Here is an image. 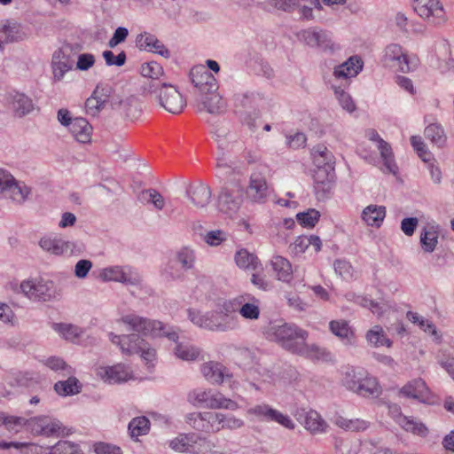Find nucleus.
I'll return each instance as SVG.
<instances>
[{
  "label": "nucleus",
  "instance_id": "obj_54",
  "mask_svg": "<svg viewBox=\"0 0 454 454\" xmlns=\"http://www.w3.org/2000/svg\"><path fill=\"white\" fill-rule=\"evenodd\" d=\"M399 424L401 427L406 430L412 432L414 434H418L420 435H425L427 432V427L420 422H418L412 418L408 417H400L399 419Z\"/></svg>",
  "mask_w": 454,
  "mask_h": 454
},
{
  "label": "nucleus",
  "instance_id": "obj_52",
  "mask_svg": "<svg viewBox=\"0 0 454 454\" xmlns=\"http://www.w3.org/2000/svg\"><path fill=\"white\" fill-rule=\"evenodd\" d=\"M365 375V372L362 371H356L353 368H348L342 379L343 385L349 390L356 392L359 383Z\"/></svg>",
  "mask_w": 454,
  "mask_h": 454
},
{
  "label": "nucleus",
  "instance_id": "obj_37",
  "mask_svg": "<svg viewBox=\"0 0 454 454\" xmlns=\"http://www.w3.org/2000/svg\"><path fill=\"white\" fill-rule=\"evenodd\" d=\"M199 435L191 434H179L176 438L169 441V447L175 451L186 452L190 448L198 442Z\"/></svg>",
  "mask_w": 454,
  "mask_h": 454
},
{
  "label": "nucleus",
  "instance_id": "obj_31",
  "mask_svg": "<svg viewBox=\"0 0 454 454\" xmlns=\"http://www.w3.org/2000/svg\"><path fill=\"white\" fill-rule=\"evenodd\" d=\"M119 114L127 121H134L142 114L141 103L136 97H129L120 102Z\"/></svg>",
  "mask_w": 454,
  "mask_h": 454
},
{
  "label": "nucleus",
  "instance_id": "obj_9",
  "mask_svg": "<svg viewBox=\"0 0 454 454\" xmlns=\"http://www.w3.org/2000/svg\"><path fill=\"white\" fill-rule=\"evenodd\" d=\"M243 201V191L237 184L224 186L218 195V209L231 216L240 207Z\"/></svg>",
  "mask_w": 454,
  "mask_h": 454
},
{
  "label": "nucleus",
  "instance_id": "obj_8",
  "mask_svg": "<svg viewBox=\"0 0 454 454\" xmlns=\"http://www.w3.org/2000/svg\"><path fill=\"white\" fill-rule=\"evenodd\" d=\"M99 277L104 281L120 282L129 286H138L142 282L140 274L129 266H110L104 268Z\"/></svg>",
  "mask_w": 454,
  "mask_h": 454
},
{
  "label": "nucleus",
  "instance_id": "obj_64",
  "mask_svg": "<svg viewBox=\"0 0 454 454\" xmlns=\"http://www.w3.org/2000/svg\"><path fill=\"white\" fill-rule=\"evenodd\" d=\"M309 239L308 236L301 235L295 239V240L290 245L289 249L294 254H303L306 249L309 247Z\"/></svg>",
  "mask_w": 454,
  "mask_h": 454
},
{
  "label": "nucleus",
  "instance_id": "obj_10",
  "mask_svg": "<svg viewBox=\"0 0 454 454\" xmlns=\"http://www.w3.org/2000/svg\"><path fill=\"white\" fill-rule=\"evenodd\" d=\"M414 11L434 26L446 21L445 11L439 0H414Z\"/></svg>",
  "mask_w": 454,
  "mask_h": 454
},
{
  "label": "nucleus",
  "instance_id": "obj_29",
  "mask_svg": "<svg viewBox=\"0 0 454 454\" xmlns=\"http://www.w3.org/2000/svg\"><path fill=\"white\" fill-rule=\"evenodd\" d=\"M384 59L387 64L394 62L393 67H396L400 71L405 73L410 70L406 54L403 51L399 44H390L387 46L384 53Z\"/></svg>",
  "mask_w": 454,
  "mask_h": 454
},
{
  "label": "nucleus",
  "instance_id": "obj_19",
  "mask_svg": "<svg viewBox=\"0 0 454 454\" xmlns=\"http://www.w3.org/2000/svg\"><path fill=\"white\" fill-rule=\"evenodd\" d=\"M27 428L35 435L51 436L61 428L59 421L47 416L34 417L27 420Z\"/></svg>",
  "mask_w": 454,
  "mask_h": 454
},
{
  "label": "nucleus",
  "instance_id": "obj_46",
  "mask_svg": "<svg viewBox=\"0 0 454 454\" xmlns=\"http://www.w3.org/2000/svg\"><path fill=\"white\" fill-rule=\"evenodd\" d=\"M419 241L425 253H433L438 244V233L433 227H425L420 232Z\"/></svg>",
  "mask_w": 454,
  "mask_h": 454
},
{
  "label": "nucleus",
  "instance_id": "obj_5",
  "mask_svg": "<svg viewBox=\"0 0 454 454\" xmlns=\"http://www.w3.org/2000/svg\"><path fill=\"white\" fill-rule=\"evenodd\" d=\"M120 321L127 325L130 330L140 333L143 335L164 336L172 341H176L177 339V333L174 327L164 325L160 321L151 320L137 314L122 316Z\"/></svg>",
  "mask_w": 454,
  "mask_h": 454
},
{
  "label": "nucleus",
  "instance_id": "obj_14",
  "mask_svg": "<svg viewBox=\"0 0 454 454\" xmlns=\"http://www.w3.org/2000/svg\"><path fill=\"white\" fill-rule=\"evenodd\" d=\"M200 370L205 379L212 384L220 385L223 382H229L231 389H234L238 385V382L232 380V373L220 363L213 361L205 363L201 365Z\"/></svg>",
  "mask_w": 454,
  "mask_h": 454
},
{
  "label": "nucleus",
  "instance_id": "obj_40",
  "mask_svg": "<svg viewBox=\"0 0 454 454\" xmlns=\"http://www.w3.org/2000/svg\"><path fill=\"white\" fill-rule=\"evenodd\" d=\"M424 134L426 138L438 148L443 147L446 144V134L443 127L439 123H431L427 125L425 129Z\"/></svg>",
  "mask_w": 454,
  "mask_h": 454
},
{
  "label": "nucleus",
  "instance_id": "obj_41",
  "mask_svg": "<svg viewBox=\"0 0 454 454\" xmlns=\"http://www.w3.org/2000/svg\"><path fill=\"white\" fill-rule=\"evenodd\" d=\"M54 390L62 396L74 395L81 392L82 384L75 377H68L54 384Z\"/></svg>",
  "mask_w": 454,
  "mask_h": 454
},
{
  "label": "nucleus",
  "instance_id": "obj_53",
  "mask_svg": "<svg viewBox=\"0 0 454 454\" xmlns=\"http://www.w3.org/2000/svg\"><path fill=\"white\" fill-rule=\"evenodd\" d=\"M320 214L317 210L310 208L305 212H301L296 215L298 223L306 228H313L318 222Z\"/></svg>",
  "mask_w": 454,
  "mask_h": 454
},
{
  "label": "nucleus",
  "instance_id": "obj_39",
  "mask_svg": "<svg viewBox=\"0 0 454 454\" xmlns=\"http://www.w3.org/2000/svg\"><path fill=\"white\" fill-rule=\"evenodd\" d=\"M312 157L316 168H326V166L334 167L333 153L323 145L313 148Z\"/></svg>",
  "mask_w": 454,
  "mask_h": 454
},
{
  "label": "nucleus",
  "instance_id": "obj_42",
  "mask_svg": "<svg viewBox=\"0 0 454 454\" xmlns=\"http://www.w3.org/2000/svg\"><path fill=\"white\" fill-rule=\"evenodd\" d=\"M334 424L347 431L360 432L370 427V422L361 419H347L342 416L335 418Z\"/></svg>",
  "mask_w": 454,
  "mask_h": 454
},
{
  "label": "nucleus",
  "instance_id": "obj_17",
  "mask_svg": "<svg viewBox=\"0 0 454 454\" xmlns=\"http://www.w3.org/2000/svg\"><path fill=\"white\" fill-rule=\"evenodd\" d=\"M142 76L148 78L143 85V91L149 95L157 93L159 87L163 83L160 81V77L163 75V67L156 61L144 63L140 67Z\"/></svg>",
  "mask_w": 454,
  "mask_h": 454
},
{
  "label": "nucleus",
  "instance_id": "obj_28",
  "mask_svg": "<svg viewBox=\"0 0 454 454\" xmlns=\"http://www.w3.org/2000/svg\"><path fill=\"white\" fill-rule=\"evenodd\" d=\"M8 100L14 114L20 118L26 116L34 110L33 100L24 93H11Z\"/></svg>",
  "mask_w": 454,
  "mask_h": 454
},
{
  "label": "nucleus",
  "instance_id": "obj_63",
  "mask_svg": "<svg viewBox=\"0 0 454 454\" xmlns=\"http://www.w3.org/2000/svg\"><path fill=\"white\" fill-rule=\"evenodd\" d=\"M103 58L107 66L121 67L125 64L127 56L125 51H121L118 55H114L112 51H105Z\"/></svg>",
  "mask_w": 454,
  "mask_h": 454
},
{
  "label": "nucleus",
  "instance_id": "obj_55",
  "mask_svg": "<svg viewBox=\"0 0 454 454\" xmlns=\"http://www.w3.org/2000/svg\"><path fill=\"white\" fill-rule=\"evenodd\" d=\"M336 98L338 99L341 107L348 113H353L356 110V105L350 97L340 86H333Z\"/></svg>",
  "mask_w": 454,
  "mask_h": 454
},
{
  "label": "nucleus",
  "instance_id": "obj_26",
  "mask_svg": "<svg viewBox=\"0 0 454 454\" xmlns=\"http://www.w3.org/2000/svg\"><path fill=\"white\" fill-rule=\"evenodd\" d=\"M185 194L194 207L203 208L209 203L212 192L207 185L198 183L189 185Z\"/></svg>",
  "mask_w": 454,
  "mask_h": 454
},
{
  "label": "nucleus",
  "instance_id": "obj_15",
  "mask_svg": "<svg viewBox=\"0 0 454 454\" xmlns=\"http://www.w3.org/2000/svg\"><path fill=\"white\" fill-rule=\"evenodd\" d=\"M190 79L199 95L218 90L215 77L203 66H195L190 71Z\"/></svg>",
  "mask_w": 454,
  "mask_h": 454
},
{
  "label": "nucleus",
  "instance_id": "obj_32",
  "mask_svg": "<svg viewBox=\"0 0 454 454\" xmlns=\"http://www.w3.org/2000/svg\"><path fill=\"white\" fill-rule=\"evenodd\" d=\"M1 32L4 35L6 43L20 42L28 37L26 27L16 21L6 20L2 26Z\"/></svg>",
  "mask_w": 454,
  "mask_h": 454
},
{
  "label": "nucleus",
  "instance_id": "obj_49",
  "mask_svg": "<svg viewBox=\"0 0 454 454\" xmlns=\"http://www.w3.org/2000/svg\"><path fill=\"white\" fill-rule=\"evenodd\" d=\"M366 340L374 347H380L385 345L389 348L392 346V341L386 336L383 328L380 325H375L373 328L367 332Z\"/></svg>",
  "mask_w": 454,
  "mask_h": 454
},
{
  "label": "nucleus",
  "instance_id": "obj_1",
  "mask_svg": "<svg viewBox=\"0 0 454 454\" xmlns=\"http://www.w3.org/2000/svg\"><path fill=\"white\" fill-rule=\"evenodd\" d=\"M237 310L234 301H225L215 310L201 313L190 309L187 313L189 319L198 327L212 332H229L240 326Z\"/></svg>",
  "mask_w": 454,
  "mask_h": 454
},
{
  "label": "nucleus",
  "instance_id": "obj_12",
  "mask_svg": "<svg viewBox=\"0 0 454 454\" xmlns=\"http://www.w3.org/2000/svg\"><path fill=\"white\" fill-rule=\"evenodd\" d=\"M74 64V58L72 54L71 45L67 44L55 51L51 60L53 81L60 82L65 74L73 68Z\"/></svg>",
  "mask_w": 454,
  "mask_h": 454
},
{
  "label": "nucleus",
  "instance_id": "obj_7",
  "mask_svg": "<svg viewBox=\"0 0 454 454\" xmlns=\"http://www.w3.org/2000/svg\"><path fill=\"white\" fill-rule=\"evenodd\" d=\"M190 396L192 397L198 404L207 409H226L230 411L239 409L237 402L226 398L219 392H213L212 390H194Z\"/></svg>",
  "mask_w": 454,
  "mask_h": 454
},
{
  "label": "nucleus",
  "instance_id": "obj_33",
  "mask_svg": "<svg viewBox=\"0 0 454 454\" xmlns=\"http://www.w3.org/2000/svg\"><path fill=\"white\" fill-rule=\"evenodd\" d=\"M68 129L78 142L87 143L90 141L92 127L86 119L82 117L74 118Z\"/></svg>",
  "mask_w": 454,
  "mask_h": 454
},
{
  "label": "nucleus",
  "instance_id": "obj_36",
  "mask_svg": "<svg viewBox=\"0 0 454 454\" xmlns=\"http://www.w3.org/2000/svg\"><path fill=\"white\" fill-rule=\"evenodd\" d=\"M150 428V420L145 416L133 418L128 425L129 434L134 441H138L139 436L148 434Z\"/></svg>",
  "mask_w": 454,
  "mask_h": 454
},
{
  "label": "nucleus",
  "instance_id": "obj_4",
  "mask_svg": "<svg viewBox=\"0 0 454 454\" xmlns=\"http://www.w3.org/2000/svg\"><path fill=\"white\" fill-rule=\"evenodd\" d=\"M16 292L32 301L40 302L58 301L61 296L54 281L42 277L21 281Z\"/></svg>",
  "mask_w": 454,
  "mask_h": 454
},
{
  "label": "nucleus",
  "instance_id": "obj_25",
  "mask_svg": "<svg viewBox=\"0 0 454 454\" xmlns=\"http://www.w3.org/2000/svg\"><path fill=\"white\" fill-rule=\"evenodd\" d=\"M136 43L140 50L157 53L165 59L170 58V51L154 35L146 32L140 34L137 36Z\"/></svg>",
  "mask_w": 454,
  "mask_h": 454
},
{
  "label": "nucleus",
  "instance_id": "obj_48",
  "mask_svg": "<svg viewBox=\"0 0 454 454\" xmlns=\"http://www.w3.org/2000/svg\"><path fill=\"white\" fill-rule=\"evenodd\" d=\"M52 328L63 338L70 341H75L82 334V329L72 324L54 323Z\"/></svg>",
  "mask_w": 454,
  "mask_h": 454
},
{
  "label": "nucleus",
  "instance_id": "obj_6",
  "mask_svg": "<svg viewBox=\"0 0 454 454\" xmlns=\"http://www.w3.org/2000/svg\"><path fill=\"white\" fill-rule=\"evenodd\" d=\"M158 103L168 113L178 114L186 106V100L176 86L170 83H162L157 93H153Z\"/></svg>",
  "mask_w": 454,
  "mask_h": 454
},
{
  "label": "nucleus",
  "instance_id": "obj_60",
  "mask_svg": "<svg viewBox=\"0 0 454 454\" xmlns=\"http://www.w3.org/2000/svg\"><path fill=\"white\" fill-rule=\"evenodd\" d=\"M406 317L413 324H418L425 332H428L431 334L436 333L435 326L431 322L419 316L418 313L408 311Z\"/></svg>",
  "mask_w": 454,
  "mask_h": 454
},
{
  "label": "nucleus",
  "instance_id": "obj_27",
  "mask_svg": "<svg viewBox=\"0 0 454 454\" xmlns=\"http://www.w3.org/2000/svg\"><path fill=\"white\" fill-rule=\"evenodd\" d=\"M235 302L241 305L238 309L242 317L248 320H255L260 317L259 300L250 294L239 296Z\"/></svg>",
  "mask_w": 454,
  "mask_h": 454
},
{
  "label": "nucleus",
  "instance_id": "obj_44",
  "mask_svg": "<svg viewBox=\"0 0 454 454\" xmlns=\"http://www.w3.org/2000/svg\"><path fill=\"white\" fill-rule=\"evenodd\" d=\"M11 199L18 204H23L31 194V188L24 182L17 181L14 178L13 184L7 189Z\"/></svg>",
  "mask_w": 454,
  "mask_h": 454
},
{
  "label": "nucleus",
  "instance_id": "obj_2",
  "mask_svg": "<svg viewBox=\"0 0 454 454\" xmlns=\"http://www.w3.org/2000/svg\"><path fill=\"white\" fill-rule=\"evenodd\" d=\"M274 334L284 348L302 356L319 357L324 353L317 346H308V333L294 325L284 324L276 327Z\"/></svg>",
  "mask_w": 454,
  "mask_h": 454
},
{
  "label": "nucleus",
  "instance_id": "obj_16",
  "mask_svg": "<svg viewBox=\"0 0 454 454\" xmlns=\"http://www.w3.org/2000/svg\"><path fill=\"white\" fill-rule=\"evenodd\" d=\"M268 171L266 166L259 167L258 170L252 173L250 184L247 188L249 198L255 202H263L268 195V184L265 173Z\"/></svg>",
  "mask_w": 454,
  "mask_h": 454
},
{
  "label": "nucleus",
  "instance_id": "obj_59",
  "mask_svg": "<svg viewBox=\"0 0 454 454\" xmlns=\"http://www.w3.org/2000/svg\"><path fill=\"white\" fill-rule=\"evenodd\" d=\"M334 270L343 279L348 280L353 278L354 270L350 262L344 259H337L333 262Z\"/></svg>",
  "mask_w": 454,
  "mask_h": 454
},
{
  "label": "nucleus",
  "instance_id": "obj_47",
  "mask_svg": "<svg viewBox=\"0 0 454 454\" xmlns=\"http://www.w3.org/2000/svg\"><path fill=\"white\" fill-rule=\"evenodd\" d=\"M137 200L142 203H152L157 210L163 209L165 200L156 189L143 190L138 195Z\"/></svg>",
  "mask_w": 454,
  "mask_h": 454
},
{
  "label": "nucleus",
  "instance_id": "obj_45",
  "mask_svg": "<svg viewBox=\"0 0 454 454\" xmlns=\"http://www.w3.org/2000/svg\"><path fill=\"white\" fill-rule=\"evenodd\" d=\"M178 340V338L176 339ZM176 342L174 353L179 359L184 361H194L200 356V349L189 342Z\"/></svg>",
  "mask_w": 454,
  "mask_h": 454
},
{
  "label": "nucleus",
  "instance_id": "obj_50",
  "mask_svg": "<svg viewBox=\"0 0 454 454\" xmlns=\"http://www.w3.org/2000/svg\"><path fill=\"white\" fill-rule=\"evenodd\" d=\"M235 262L239 268L255 270L258 266V259L247 249H240L235 254Z\"/></svg>",
  "mask_w": 454,
  "mask_h": 454
},
{
  "label": "nucleus",
  "instance_id": "obj_22",
  "mask_svg": "<svg viewBox=\"0 0 454 454\" xmlns=\"http://www.w3.org/2000/svg\"><path fill=\"white\" fill-rule=\"evenodd\" d=\"M98 375L110 384L125 382L133 377L130 368L123 364L101 366L98 369Z\"/></svg>",
  "mask_w": 454,
  "mask_h": 454
},
{
  "label": "nucleus",
  "instance_id": "obj_35",
  "mask_svg": "<svg viewBox=\"0 0 454 454\" xmlns=\"http://www.w3.org/2000/svg\"><path fill=\"white\" fill-rule=\"evenodd\" d=\"M385 216L384 206L369 205L362 212V219L369 226L380 227Z\"/></svg>",
  "mask_w": 454,
  "mask_h": 454
},
{
  "label": "nucleus",
  "instance_id": "obj_30",
  "mask_svg": "<svg viewBox=\"0 0 454 454\" xmlns=\"http://www.w3.org/2000/svg\"><path fill=\"white\" fill-rule=\"evenodd\" d=\"M41 248L54 255L67 254L72 249V244L58 238L43 237L39 241Z\"/></svg>",
  "mask_w": 454,
  "mask_h": 454
},
{
  "label": "nucleus",
  "instance_id": "obj_34",
  "mask_svg": "<svg viewBox=\"0 0 454 454\" xmlns=\"http://www.w3.org/2000/svg\"><path fill=\"white\" fill-rule=\"evenodd\" d=\"M377 148L383 161V172L391 173L395 176L399 168L395 161L391 145L385 140H380V145H377Z\"/></svg>",
  "mask_w": 454,
  "mask_h": 454
},
{
  "label": "nucleus",
  "instance_id": "obj_62",
  "mask_svg": "<svg viewBox=\"0 0 454 454\" xmlns=\"http://www.w3.org/2000/svg\"><path fill=\"white\" fill-rule=\"evenodd\" d=\"M44 364L55 372L65 371L67 372V374H70L72 372L71 366H69L62 358L58 356H51L47 358Z\"/></svg>",
  "mask_w": 454,
  "mask_h": 454
},
{
  "label": "nucleus",
  "instance_id": "obj_38",
  "mask_svg": "<svg viewBox=\"0 0 454 454\" xmlns=\"http://www.w3.org/2000/svg\"><path fill=\"white\" fill-rule=\"evenodd\" d=\"M271 265L278 280L289 282L292 279V266L286 258L276 255L271 260Z\"/></svg>",
  "mask_w": 454,
  "mask_h": 454
},
{
  "label": "nucleus",
  "instance_id": "obj_18",
  "mask_svg": "<svg viewBox=\"0 0 454 454\" xmlns=\"http://www.w3.org/2000/svg\"><path fill=\"white\" fill-rule=\"evenodd\" d=\"M296 419L304 426V427L313 434L325 433L328 427L325 420L321 415L314 411L298 410L294 414Z\"/></svg>",
  "mask_w": 454,
  "mask_h": 454
},
{
  "label": "nucleus",
  "instance_id": "obj_24",
  "mask_svg": "<svg viewBox=\"0 0 454 454\" xmlns=\"http://www.w3.org/2000/svg\"><path fill=\"white\" fill-rule=\"evenodd\" d=\"M197 101L200 111L206 110L211 114H223L226 109V103L217 90L198 95Z\"/></svg>",
  "mask_w": 454,
  "mask_h": 454
},
{
  "label": "nucleus",
  "instance_id": "obj_23",
  "mask_svg": "<svg viewBox=\"0 0 454 454\" xmlns=\"http://www.w3.org/2000/svg\"><path fill=\"white\" fill-rule=\"evenodd\" d=\"M364 62L362 59L354 55L348 59L347 61L334 67L333 76L336 80H344L345 83L348 79L356 77L362 70Z\"/></svg>",
  "mask_w": 454,
  "mask_h": 454
},
{
  "label": "nucleus",
  "instance_id": "obj_56",
  "mask_svg": "<svg viewBox=\"0 0 454 454\" xmlns=\"http://www.w3.org/2000/svg\"><path fill=\"white\" fill-rule=\"evenodd\" d=\"M219 417L221 418V420H219V431L223 429H239L245 424L241 419H238L233 415H225L219 412Z\"/></svg>",
  "mask_w": 454,
  "mask_h": 454
},
{
  "label": "nucleus",
  "instance_id": "obj_11",
  "mask_svg": "<svg viewBox=\"0 0 454 454\" xmlns=\"http://www.w3.org/2000/svg\"><path fill=\"white\" fill-rule=\"evenodd\" d=\"M249 415L254 416L261 420L276 422L287 429H294L295 424L288 415L272 408L267 403L256 404L247 410Z\"/></svg>",
  "mask_w": 454,
  "mask_h": 454
},
{
  "label": "nucleus",
  "instance_id": "obj_51",
  "mask_svg": "<svg viewBox=\"0 0 454 454\" xmlns=\"http://www.w3.org/2000/svg\"><path fill=\"white\" fill-rule=\"evenodd\" d=\"M177 265H180L184 270H188L193 268L195 263L194 251L189 247H183L176 255L173 260Z\"/></svg>",
  "mask_w": 454,
  "mask_h": 454
},
{
  "label": "nucleus",
  "instance_id": "obj_61",
  "mask_svg": "<svg viewBox=\"0 0 454 454\" xmlns=\"http://www.w3.org/2000/svg\"><path fill=\"white\" fill-rule=\"evenodd\" d=\"M78 450L79 446L69 441H59L51 447V454H76Z\"/></svg>",
  "mask_w": 454,
  "mask_h": 454
},
{
  "label": "nucleus",
  "instance_id": "obj_13",
  "mask_svg": "<svg viewBox=\"0 0 454 454\" xmlns=\"http://www.w3.org/2000/svg\"><path fill=\"white\" fill-rule=\"evenodd\" d=\"M219 412H193L186 416V422L195 430L211 434L219 432Z\"/></svg>",
  "mask_w": 454,
  "mask_h": 454
},
{
  "label": "nucleus",
  "instance_id": "obj_3",
  "mask_svg": "<svg viewBox=\"0 0 454 454\" xmlns=\"http://www.w3.org/2000/svg\"><path fill=\"white\" fill-rule=\"evenodd\" d=\"M110 340L120 347L124 355L137 354L141 356L147 368H153L157 360L156 349L153 348L137 333L117 335L114 333L109 334Z\"/></svg>",
  "mask_w": 454,
  "mask_h": 454
},
{
  "label": "nucleus",
  "instance_id": "obj_57",
  "mask_svg": "<svg viewBox=\"0 0 454 454\" xmlns=\"http://www.w3.org/2000/svg\"><path fill=\"white\" fill-rule=\"evenodd\" d=\"M314 183H333L335 177L334 167L326 166V168H316L314 171Z\"/></svg>",
  "mask_w": 454,
  "mask_h": 454
},
{
  "label": "nucleus",
  "instance_id": "obj_43",
  "mask_svg": "<svg viewBox=\"0 0 454 454\" xmlns=\"http://www.w3.org/2000/svg\"><path fill=\"white\" fill-rule=\"evenodd\" d=\"M355 393L364 397L377 396L380 389L376 378L365 374Z\"/></svg>",
  "mask_w": 454,
  "mask_h": 454
},
{
  "label": "nucleus",
  "instance_id": "obj_58",
  "mask_svg": "<svg viewBox=\"0 0 454 454\" xmlns=\"http://www.w3.org/2000/svg\"><path fill=\"white\" fill-rule=\"evenodd\" d=\"M331 332L340 339H348L352 332L348 326V324L344 320H333L330 322Z\"/></svg>",
  "mask_w": 454,
  "mask_h": 454
},
{
  "label": "nucleus",
  "instance_id": "obj_21",
  "mask_svg": "<svg viewBox=\"0 0 454 454\" xmlns=\"http://www.w3.org/2000/svg\"><path fill=\"white\" fill-rule=\"evenodd\" d=\"M298 36L310 47H318L323 51L333 50L334 44L331 39V36L327 32L324 30L315 27L308 28L301 31Z\"/></svg>",
  "mask_w": 454,
  "mask_h": 454
},
{
  "label": "nucleus",
  "instance_id": "obj_20",
  "mask_svg": "<svg viewBox=\"0 0 454 454\" xmlns=\"http://www.w3.org/2000/svg\"><path fill=\"white\" fill-rule=\"evenodd\" d=\"M400 394L408 398L418 400L423 403H432V395L426 382L419 378L406 383L401 389Z\"/></svg>",
  "mask_w": 454,
  "mask_h": 454
}]
</instances>
